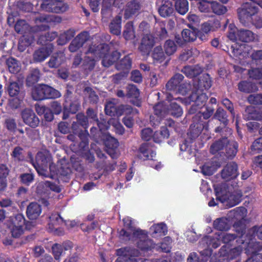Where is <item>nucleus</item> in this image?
I'll use <instances>...</instances> for the list:
<instances>
[{"label":"nucleus","mask_w":262,"mask_h":262,"mask_svg":"<svg viewBox=\"0 0 262 262\" xmlns=\"http://www.w3.org/2000/svg\"><path fill=\"white\" fill-rule=\"evenodd\" d=\"M41 212V207L37 203H31L27 207V214L28 217L31 220L37 219Z\"/></svg>","instance_id":"obj_18"},{"label":"nucleus","mask_w":262,"mask_h":262,"mask_svg":"<svg viewBox=\"0 0 262 262\" xmlns=\"http://www.w3.org/2000/svg\"><path fill=\"white\" fill-rule=\"evenodd\" d=\"M84 91L86 93V95L88 96L91 102L96 103L97 101L98 97L91 88H86L85 89Z\"/></svg>","instance_id":"obj_61"},{"label":"nucleus","mask_w":262,"mask_h":262,"mask_svg":"<svg viewBox=\"0 0 262 262\" xmlns=\"http://www.w3.org/2000/svg\"><path fill=\"white\" fill-rule=\"evenodd\" d=\"M225 145L228 157L232 158L235 156L237 151V143L233 140L229 141L227 140V143Z\"/></svg>","instance_id":"obj_33"},{"label":"nucleus","mask_w":262,"mask_h":262,"mask_svg":"<svg viewBox=\"0 0 262 262\" xmlns=\"http://www.w3.org/2000/svg\"><path fill=\"white\" fill-rule=\"evenodd\" d=\"M124 227L130 230V232H133V235L137 237L140 238V235H145L144 231L140 229H136L132 226V221L129 217H126L123 220Z\"/></svg>","instance_id":"obj_25"},{"label":"nucleus","mask_w":262,"mask_h":262,"mask_svg":"<svg viewBox=\"0 0 262 262\" xmlns=\"http://www.w3.org/2000/svg\"><path fill=\"white\" fill-rule=\"evenodd\" d=\"M65 59L64 54L59 52L52 56L48 64L51 68H57L65 61Z\"/></svg>","instance_id":"obj_20"},{"label":"nucleus","mask_w":262,"mask_h":262,"mask_svg":"<svg viewBox=\"0 0 262 262\" xmlns=\"http://www.w3.org/2000/svg\"><path fill=\"white\" fill-rule=\"evenodd\" d=\"M176 10L181 14H185L188 10V3L187 0H177Z\"/></svg>","instance_id":"obj_38"},{"label":"nucleus","mask_w":262,"mask_h":262,"mask_svg":"<svg viewBox=\"0 0 262 262\" xmlns=\"http://www.w3.org/2000/svg\"><path fill=\"white\" fill-rule=\"evenodd\" d=\"M152 56L154 60L160 62L165 59V55L161 46H157L154 48Z\"/></svg>","instance_id":"obj_43"},{"label":"nucleus","mask_w":262,"mask_h":262,"mask_svg":"<svg viewBox=\"0 0 262 262\" xmlns=\"http://www.w3.org/2000/svg\"><path fill=\"white\" fill-rule=\"evenodd\" d=\"M121 22V18L118 16L112 20L110 26V31L112 33L117 35L120 34Z\"/></svg>","instance_id":"obj_32"},{"label":"nucleus","mask_w":262,"mask_h":262,"mask_svg":"<svg viewBox=\"0 0 262 262\" xmlns=\"http://www.w3.org/2000/svg\"><path fill=\"white\" fill-rule=\"evenodd\" d=\"M100 49L107 51V45L100 44L97 46L92 45L90 47L86 52L87 55L84 58L83 63V65L86 69H93L95 65V61L101 58Z\"/></svg>","instance_id":"obj_3"},{"label":"nucleus","mask_w":262,"mask_h":262,"mask_svg":"<svg viewBox=\"0 0 262 262\" xmlns=\"http://www.w3.org/2000/svg\"><path fill=\"white\" fill-rule=\"evenodd\" d=\"M255 85L251 82L242 81L238 84V89L240 91L245 93H250L254 91Z\"/></svg>","instance_id":"obj_47"},{"label":"nucleus","mask_w":262,"mask_h":262,"mask_svg":"<svg viewBox=\"0 0 262 262\" xmlns=\"http://www.w3.org/2000/svg\"><path fill=\"white\" fill-rule=\"evenodd\" d=\"M184 76L180 74H176L166 84V99L171 100L170 97L173 93L180 92V83L182 81Z\"/></svg>","instance_id":"obj_5"},{"label":"nucleus","mask_w":262,"mask_h":262,"mask_svg":"<svg viewBox=\"0 0 262 262\" xmlns=\"http://www.w3.org/2000/svg\"><path fill=\"white\" fill-rule=\"evenodd\" d=\"M35 26L31 28V31L36 32L40 31H45L49 28V26L46 24L47 23H59L61 22V18L56 15H38L36 16L33 19Z\"/></svg>","instance_id":"obj_4"},{"label":"nucleus","mask_w":262,"mask_h":262,"mask_svg":"<svg viewBox=\"0 0 262 262\" xmlns=\"http://www.w3.org/2000/svg\"><path fill=\"white\" fill-rule=\"evenodd\" d=\"M213 226L219 230H227L230 228L229 221L226 217L218 218L214 221Z\"/></svg>","instance_id":"obj_28"},{"label":"nucleus","mask_w":262,"mask_h":262,"mask_svg":"<svg viewBox=\"0 0 262 262\" xmlns=\"http://www.w3.org/2000/svg\"><path fill=\"white\" fill-rule=\"evenodd\" d=\"M46 99L56 98H59V97H60L61 94L58 91H57L48 85H47V86L46 87Z\"/></svg>","instance_id":"obj_53"},{"label":"nucleus","mask_w":262,"mask_h":262,"mask_svg":"<svg viewBox=\"0 0 262 262\" xmlns=\"http://www.w3.org/2000/svg\"><path fill=\"white\" fill-rule=\"evenodd\" d=\"M55 3V0H45L40 7L43 10L54 13Z\"/></svg>","instance_id":"obj_50"},{"label":"nucleus","mask_w":262,"mask_h":262,"mask_svg":"<svg viewBox=\"0 0 262 262\" xmlns=\"http://www.w3.org/2000/svg\"><path fill=\"white\" fill-rule=\"evenodd\" d=\"M231 213H232L234 217L236 219H243L246 215L247 209L243 207H238L231 211Z\"/></svg>","instance_id":"obj_54"},{"label":"nucleus","mask_w":262,"mask_h":262,"mask_svg":"<svg viewBox=\"0 0 262 262\" xmlns=\"http://www.w3.org/2000/svg\"><path fill=\"white\" fill-rule=\"evenodd\" d=\"M171 97L172 96L170 97V101L167 100L168 101L170 102L169 108L168 109H166L164 106L163 110V111L167 112L166 115L167 114H170L174 117H180L183 114V110L179 105H178L176 102L173 101Z\"/></svg>","instance_id":"obj_19"},{"label":"nucleus","mask_w":262,"mask_h":262,"mask_svg":"<svg viewBox=\"0 0 262 262\" xmlns=\"http://www.w3.org/2000/svg\"><path fill=\"white\" fill-rule=\"evenodd\" d=\"M211 9L213 12L217 15L224 14L227 11V8L225 6L216 2H212Z\"/></svg>","instance_id":"obj_45"},{"label":"nucleus","mask_w":262,"mask_h":262,"mask_svg":"<svg viewBox=\"0 0 262 262\" xmlns=\"http://www.w3.org/2000/svg\"><path fill=\"white\" fill-rule=\"evenodd\" d=\"M28 28V26L26 24L24 20H20L17 21L15 25V30L18 33H26L25 30Z\"/></svg>","instance_id":"obj_56"},{"label":"nucleus","mask_w":262,"mask_h":262,"mask_svg":"<svg viewBox=\"0 0 262 262\" xmlns=\"http://www.w3.org/2000/svg\"><path fill=\"white\" fill-rule=\"evenodd\" d=\"M57 34L55 32H48L46 33L45 35H42L39 39V41L41 44L45 43L46 41H52L54 40L57 36Z\"/></svg>","instance_id":"obj_55"},{"label":"nucleus","mask_w":262,"mask_h":262,"mask_svg":"<svg viewBox=\"0 0 262 262\" xmlns=\"http://www.w3.org/2000/svg\"><path fill=\"white\" fill-rule=\"evenodd\" d=\"M155 31L156 34L161 38H165L167 36L165 24L163 22H160L156 24L155 28Z\"/></svg>","instance_id":"obj_42"},{"label":"nucleus","mask_w":262,"mask_h":262,"mask_svg":"<svg viewBox=\"0 0 262 262\" xmlns=\"http://www.w3.org/2000/svg\"><path fill=\"white\" fill-rule=\"evenodd\" d=\"M24 122L32 127H36L39 123L38 117L34 112L30 109H25L21 113Z\"/></svg>","instance_id":"obj_9"},{"label":"nucleus","mask_w":262,"mask_h":262,"mask_svg":"<svg viewBox=\"0 0 262 262\" xmlns=\"http://www.w3.org/2000/svg\"><path fill=\"white\" fill-rule=\"evenodd\" d=\"M197 5L201 12L207 13L209 12L211 8L212 2L206 0H200Z\"/></svg>","instance_id":"obj_49"},{"label":"nucleus","mask_w":262,"mask_h":262,"mask_svg":"<svg viewBox=\"0 0 262 262\" xmlns=\"http://www.w3.org/2000/svg\"><path fill=\"white\" fill-rule=\"evenodd\" d=\"M40 77L39 71L37 69H34L32 71L30 74L27 79V85L28 86H32L33 84L38 82Z\"/></svg>","instance_id":"obj_40"},{"label":"nucleus","mask_w":262,"mask_h":262,"mask_svg":"<svg viewBox=\"0 0 262 262\" xmlns=\"http://www.w3.org/2000/svg\"><path fill=\"white\" fill-rule=\"evenodd\" d=\"M53 253L56 259H59L62 254L63 250L60 244H54L52 247Z\"/></svg>","instance_id":"obj_60"},{"label":"nucleus","mask_w":262,"mask_h":262,"mask_svg":"<svg viewBox=\"0 0 262 262\" xmlns=\"http://www.w3.org/2000/svg\"><path fill=\"white\" fill-rule=\"evenodd\" d=\"M181 35L186 42L193 41L196 38V31L193 28L184 29Z\"/></svg>","instance_id":"obj_29"},{"label":"nucleus","mask_w":262,"mask_h":262,"mask_svg":"<svg viewBox=\"0 0 262 262\" xmlns=\"http://www.w3.org/2000/svg\"><path fill=\"white\" fill-rule=\"evenodd\" d=\"M124 255L126 257L130 262H137L136 260L134 258L135 257H137L139 255V252L138 250L130 248H123L120 249L117 251V254Z\"/></svg>","instance_id":"obj_24"},{"label":"nucleus","mask_w":262,"mask_h":262,"mask_svg":"<svg viewBox=\"0 0 262 262\" xmlns=\"http://www.w3.org/2000/svg\"><path fill=\"white\" fill-rule=\"evenodd\" d=\"M164 104L159 103L156 104L154 107V115L150 116V123L152 126L158 125L162 118L166 115V111H163Z\"/></svg>","instance_id":"obj_8"},{"label":"nucleus","mask_w":262,"mask_h":262,"mask_svg":"<svg viewBox=\"0 0 262 262\" xmlns=\"http://www.w3.org/2000/svg\"><path fill=\"white\" fill-rule=\"evenodd\" d=\"M9 71L12 73H17L21 70L20 63L13 58H9L6 61Z\"/></svg>","instance_id":"obj_30"},{"label":"nucleus","mask_w":262,"mask_h":262,"mask_svg":"<svg viewBox=\"0 0 262 262\" xmlns=\"http://www.w3.org/2000/svg\"><path fill=\"white\" fill-rule=\"evenodd\" d=\"M155 42V38L151 34H146L142 38L139 50L143 55L148 54Z\"/></svg>","instance_id":"obj_7"},{"label":"nucleus","mask_w":262,"mask_h":262,"mask_svg":"<svg viewBox=\"0 0 262 262\" xmlns=\"http://www.w3.org/2000/svg\"><path fill=\"white\" fill-rule=\"evenodd\" d=\"M248 100L249 103L253 104H259L262 103V96L261 95H251L249 96Z\"/></svg>","instance_id":"obj_62"},{"label":"nucleus","mask_w":262,"mask_h":262,"mask_svg":"<svg viewBox=\"0 0 262 262\" xmlns=\"http://www.w3.org/2000/svg\"><path fill=\"white\" fill-rule=\"evenodd\" d=\"M75 35V32L73 30H68L67 31L60 34L58 40V44L59 45H64L66 44Z\"/></svg>","instance_id":"obj_37"},{"label":"nucleus","mask_w":262,"mask_h":262,"mask_svg":"<svg viewBox=\"0 0 262 262\" xmlns=\"http://www.w3.org/2000/svg\"><path fill=\"white\" fill-rule=\"evenodd\" d=\"M140 152L139 156L143 160L152 159L156 154L151 151L148 146L146 144H142L140 147Z\"/></svg>","instance_id":"obj_27"},{"label":"nucleus","mask_w":262,"mask_h":262,"mask_svg":"<svg viewBox=\"0 0 262 262\" xmlns=\"http://www.w3.org/2000/svg\"><path fill=\"white\" fill-rule=\"evenodd\" d=\"M202 90H198L195 93H193L190 96V99L194 101L196 105H204L208 97L206 94L202 92Z\"/></svg>","instance_id":"obj_21"},{"label":"nucleus","mask_w":262,"mask_h":262,"mask_svg":"<svg viewBox=\"0 0 262 262\" xmlns=\"http://www.w3.org/2000/svg\"><path fill=\"white\" fill-rule=\"evenodd\" d=\"M140 9V4L137 1H131L128 2L124 8V18L126 19L131 18L138 14Z\"/></svg>","instance_id":"obj_10"},{"label":"nucleus","mask_w":262,"mask_h":262,"mask_svg":"<svg viewBox=\"0 0 262 262\" xmlns=\"http://www.w3.org/2000/svg\"><path fill=\"white\" fill-rule=\"evenodd\" d=\"M20 91V86L16 82H10L8 86V92L10 96H15Z\"/></svg>","instance_id":"obj_51"},{"label":"nucleus","mask_w":262,"mask_h":262,"mask_svg":"<svg viewBox=\"0 0 262 262\" xmlns=\"http://www.w3.org/2000/svg\"><path fill=\"white\" fill-rule=\"evenodd\" d=\"M235 238V235L233 234L223 233L219 235V239H221L224 243H228L231 241L234 240Z\"/></svg>","instance_id":"obj_58"},{"label":"nucleus","mask_w":262,"mask_h":262,"mask_svg":"<svg viewBox=\"0 0 262 262\" xmlns=\"http://www.w3.org/2000/svg\"><path fill=\"white\" fill-rule=\"evenodd\" d=\"M169 137V132L165 127H162L159 131H157L153 135V139L155 142L160 143L163 139Z\"/></svg>","instance_id":"obj_31"},{"label":"nucleus","mask_w":262,"mask_h":262,"mask_svg":"<svg viewBox=\"0 0 262 262\" xmlns=\"http://www.w3.org/2000/svg\"><path fill=\"white\" fill-rule=\"evenodd\" d=\"M228 37L233 41L238 39L243 42H251L256 39L257 36L250 30H238L234 25L230 24L229 26Z\"/></svg>","instance_id":"obj_2"},{"label":"nucleus","mask_w":262,"mask_h":262,"mask_svg":"<svg viewBox=\"0 0 262 262\" xmlns=\"http://www.w3.org/2000/svg\"><path fill=\"white\" fill-rule=\"evenodd\" d=\"M150 231L152 232L151 235L152 237H158L166 235L167 229L166 225L161 223L152 226L150 227Z\"/></svg>","instance_id":"obj_22"},{"label":"nucleus","mask_w":262,"mask_h":262,"mask_svg":"<svg viewBox=\"0 0 262 262\" xmlns=\"http://www.w3.org/2000/svg\"><path fill=\"white\" fill-rule=\"evenodd\" d=\"M165 54L170 56L174 54L177 51V46L174 41L171 39L166 40L163 45Z\"/></svg>","instance_id":"obj_35"},{"label":"nucleus","mask_w":262,"mask_h":262,"mask_svg":"<svg viewBox=\"0 0 262 262\" xmlns=\"http://www.w3.org/2000/svg\"><path fill=\"white\" fill-rule=\"evenodd\" d=\"M62 222L63 219L60 217L59 214H52L50 217L49 228L51 231L54 232L55 233L59 235H62L63 234V231L60 230V231L58 232L57 229L55 226L61 224Z\"/></svg>","instance_id":"obj_17"},{"label":"nucleus","mask_w":262,"mask_h":262,"mask_svg":"<svg viewBox=\"0 0 262 262\" xmlns=\"http://www.w3.org/2000/svg\"><path fill=\"white\" fill-rule=\"evenodd\" d=\"M127 96L129 98L134 99L132 100L131 102L135 105L137 106H140L141 101L138 98L140 96L139 91L134 85H128L127 87Z\"/></svg>","instance_id":"obj_15"},{"label":"nucleus","mask_w":262,"mask_h":262,"mask_svg":"<svg viewBox=\"0 0 262 262\" xmlns=\"http://www.w3.org/2000/svg\"><path fill=\"white\" fill-rule=\"evenodd\" d=\"M215 117L219 120L225 124L227 122V116L225 111L221 108H219L215 114Z\"/></svg>","instance_id":"obj_59"},{"label":"nucleus","mask_w":262,"mask_h":262,"mask_svg":"<svg viewBox=\"0 0 262 262\" xmlns=\"http://www.w3.org/2000/svg\"><path fill=\"white\" fill-rule=\"evenodd\" d=\"M25 220L24 216L18 214L11 219L10 227H24Z\"/></svg>","instance_id":"obj_46"},{"label":"nucleus","mask_w":262,"mask_h":262,"mask_svg":"<svg viewBox=\"0 0 262 262\" xmlns=\"http://www.w3.org/2000/svg\"><path fill=\"white\" fill-rule=\"evenodd\" d=\"M212 85V81L208 74H204L199 79V90H202L204 88L206 90L209 89Z\"/></svg>","instance_id":"obj_36"},{"label":"nucleus","mask_w":262,"mask_h":262,"mask_svg":"<svg viewBox=\"0 0 262 262\" xmlns=\"http://www.w3.org/2000/svg\"><path fill=\"white\" fill-rule=\"evenodd\" d=\"M227 143V138H223L216 141L213 143L210 147L211 152L213 154H216L219 150L223 149Z\"/></svg>","instance_id":"obj_41"},{"label":"nucleus","mask_w":262,"mask_h":262,"mask_svg":"<svg viewBox=\"0 0 262 262\" xmlns=\"http://www.w3.org/2000/svg\"><path fill=\"white\" fill-rule=\"evenodd\" d=\"M251 149L257 152L262 150V138H258L254 141L251 146Z\"/></svg>","instance_id":"obj_64"},{"label":"nucleus","mask_w":262,"mask_h":262,"mask_svg":"<svg viewBox=\"0 0 262 262\" xmlns=\"http://www.w3.org/2000/svg\"><path fill=\"white\" fill-rule=\"evenodd\" d=\"M47 85H35L32 91V96L34 100L36 101L46 99Z\"/></svg>","instance_id":"obj_16"},{"label":"nucleus","mask_w":262,"mask_h":262,"mask_svg":"<svg viewBox=\"0 0 262 262\" xmlns=\"http://www.w3.org/2000/svg\"><path fill=\"white\" fill-rule=\"evenodd\" d=\"M86 114L88 118L93 119L96 122L100 130L105 129L107 128V126L106 122H100L98 121L96 114L93 110L89 108L87 110Z\"/></svg>","instance_id":"obj_39"},{"label":"nucleus","mask_w":262,"mask_h":262,"mask_svg":"<svg viewBox=\"0 0 262 262\" xmlns=\"http://www.w3.org/2000/svg\"><path fill=\"white\" fill-rule=\"evenodd\" d=\"M52 52V46L51 44L49 45L47 47L35 51L33 54V59L36 62H41L45 60Z\"/></svg>","instance_id":"obj_12"},{"label":"nucleus","mask_w":262,"mask_h":262,"mask_svg":"<svg viewBox=\"0 0 262 262\" xmlns=\"http://www.w3.org/2000/svg\"><path fill=\"white\" fill-rule=\"evenodd\" d=\"M249 74L250 77L254 79L262 78V68L251 70Z\"/></svg>","instance_id":"obj_63"},{"label":"nucleus","mask_w":262,"mask_h":262,"mask_svg":"<svg viewBox=\"0 0 262 262\" xmlns=\"http://www.w3.org/2000/svg\"><path fill=\"white\" fill-rule=\"evenodd\" d=\"M88 38V34L86 32H84L79 34L72 41L69 46V50L72 52L77 51L80 47L82 46L83 43L86 41Z\"/></svg>","instance_id":"obj_13"},{"label":"nucleus","mask_w":262,"mask_h":262,"mask_svg":"<svg viewBox=\"0 0 262 262\" xmlns=\"http://www.w3.org/2000/svg\"><path fill=\"white\" fill-rule=\"evenodd\" d=\"M51 162L50 156H46L42 152H38L36 157V163L33 164L34 167H48Z\"/></svg>","instance_id":"obj_23"},{"label":"nucleus","mask_w":262,"mask_h":262,"mask_svg":"<svg viewBox=\"0 0 262 262\" xmlns=\"http://www.w3.org/2000/svg\"><path fill=\"white\" fill-rule=\"evenodd\" d=\"M238 174V165L234 162L227 163L221 171L222 179L227 181L234 180Z\"/></svg>","instance_id":"obj_6"},{"label":"nucleus","mask_w":262,"mask_h":262,"mask_svg":"<svg viewBox=\"0 0 262 262\" xmlns=\"http://www.w3.org/2000/svg\"><path fill=\"white\" fill-rule=\"evenodd\" d=\"M202 70L199 66H186L182 70V72L187 77H193L199 75Z\"/></svg>","instance_id":"obj_26"},{"label":"nucleus","mask_w":262,"mask_h":262,"mask_svg":"<svg viewBox=\"0 0 262 262\" xmlns=\"http://www.w3.org/2000/svg\"><path fill=\"white\" fill-rule=\"evenodd\" d=\"M123 35L127 40L131 39L135 37L133 25L132 22H128L126 24Z\"/></svg>","instance_id":"obj_44"},{"label":"nucleus","mask_w":262,"mask_h":262,"mask_svg":"<svg viewBox=\"0 0 262 262\" xmlns=\"http://www.w3.org/2000/svg\"><path fill=\"white\" fill-rule=\"evenodd\" d=\"M106 146L107 147V152L113 158H114L116 157V149L118 146V142L116 139L111 138L107 143H106Z\"/></svg>","instance_id":"obj_34"},{"label":"nucleus","mask_w":262,"mask_h":262,"mask_svg":"<svg viewBox=\"0 0 262 262\" xmlns=\"http://www.w3.org/2000/svg\"><path fill=\"white\" fill-rule=\"evenodd\" d=\"M68 8L67 4L61 1H55L54 13H61L65 12Z\"/></svg>","instance_id":"obj_57"},{"label":"nucleus","mask_w":262,"mask_h":262,"mask_svg":"<svg viewBox=\"0 0 262 262\" xmlns=\"http://www.w3.org/2000/svg\"><path fill=\"white\" fill-rule=\"evenodd\" d=\"M132 61L128 56H125L119 63L117 64V68L119 70H128L131 68Z\"/></svg>","instance_id":"obj_48"},{"label":"nucleus","mask_w":262,"mask_h":262,"mask_svg":"<svg viewBox=\"0 0 262 262\" xmlns=\"http://www.w3.org/2000/svg\"><path fill=\"white\" fill-rule=\"evenodd\" d=\"M173 11L172 4L169 0H162L158 8V12L161 16L166 17L170 16Z\"/></svg>","instance_id":"obj_14"},{"label":"nucleus","mask_w":262,"mask_h":262,"mask_svg":"<svg viewBox=\"0 0 262 262\" xmlns=\"http://www.w3.org/2000/svg\"><path fill=\"white\" fill-rule=\"evenodd\" d=\"M11 156L15 161H20L23 160L25 157L23 149L19 146L15 147Z\"/></svg>","instance_id":"obj_52"},{"label":"nucleus","mask_w":262,"mask_h":262,"mask_svg":"<svg viewBox=\"0 0 262 262\" xmlns=\"http://www.w3.org/2000/svg\"><path fill=\"white\" fill-rule=\"evenodd\" d=\"M108 48L107 47V51L100 49V55L102 59V64L104 67H109L115 62L119 57V53L115 51L112 54H107Z\"/></svg>","instance_id":"obj_11"},{"label":"nucleus","mask_w":262,"mask_h":262,"mask_svg":"<svg viewBox=\"0 0 262 262\" xmlns=\"http://www.w3.org/2000/svg\"><path fill=\"white\" fill-rule=\"evenodd\" d=\"M258 12V8L255 4L252 2L244 3L238 9V17L240 22L245 26L249 27L252 23V18Z\"/></svg>","instance_id":"obj_1"}]
</instances>
